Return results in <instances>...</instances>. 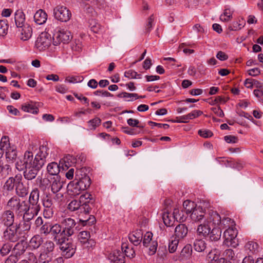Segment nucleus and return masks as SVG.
Returning <instances> with one entry per match:
<instances>
[{"label": "nucleus", "mask_w": 263, "mask_h": 263, "mask_svg": "<svg viewBox=\"0 0 263 263\" xmlns=\"http://www.w3.org/2000/svg\"><path fill=\"white\" fill-rule=\"evenodd\" d=\"M26 207L27 210H29L38 215L39 212L41 209V204L40 203H34L26 201Z\"/></svg>", "instance_id": "obj_40"}, {"label": "nucleus", "mask_w": 263, "mask_h": 263, "mask_svg": "<svg viewBox=\"0 0 263 263\" xmlns=\"http://www.w3.org/2000/svg\"><path fill=\"white\" fill-rule=\"evenodd\" d=\"M16 178L15 193L18 197H25L28 193V188L22 182V176L21 174L16 175Z\"/></svg>", "instance_id": "obj_13"}, {"label": "nucleus", "mask_w": 263, "mask_h": 263, "mask_svg": "<svg viewBox=\"0 0 263 263\" xmlns=\"http://www.w3.org/2000/svg\"><path fill=\"white\" fill-rule=\"evenodd\" d=\"M16 182V176L14 177H10L6 181L3 186L2 192L4 196H7L9 192L13 191Z\"/></svg>", "instance_id": "obj_19"}, {"label": "nucleus", "mask_w": 263, "mask_h": 263, "mask_svg": "<svg viewBox=\"0 0 263 263\" xmlns=\"http://www.w3.org/2000/svg\"><path fill=\"white\" fill-rule=\"evenodd\" d=\"M205 210L200 206H197L195 210L190 215L191 219L198 222H201L202 220H204L205 218Z\"/></svg>", "instance_id": "obj_18"}, {"label": "nucleus", "mask_w": 263, "mask_h": 263, "mask_svg": "<svg viewBox=\"0 0 263 263\" xmlns=\"http://www.w3.org/2000/svg\"><path fill=\"white\" fill-rule=\"evenodd\" d=\"M8 29V25L6 20H0V35L5 36L7 34Z\"/></svg>", "instance_id": "obj_50"}, {"label": "nucleus", "mask_w": 263, "mask_h": 263, "mask_svg": "<svg viewBox=\"0 0 263 263\" xmlns=\"http://www.w3.org/2000/svg\"><path fill=\"white\" fill-rule=\"evenodd\" d=\"M188 233V229L184 224H179L175 229V238L179 239L184 238Z\"/></svg>", "instance_id": "obj_21"}, {"label": "nucleus", "mask_w": 263, "mask_h": 263, "mask_svg": "<svg viewBox=\"0 0 263 263\" xmlns=\"http://www.w3.org/2000/svg\"><path fill=\"white\" fill-rule=\"evenodd\" d=\"M21 30V40L23 41H27L29 40L32 36V30L31 27L28 25H24L22 27Z\"/></svg>", "instance_id": "obj_28"}, {"label": "nucleus", "mask_w": 263, "mask_h": 263, "mask_svg": "<svg viewBox=\"0 0 263 263\" xmlns=\"http://www.w3.org/2000/svg\"><path fill=\"white\" fill-rule=\"evenodd\" d=\"M53 258L52 253H46L42 252L39 258V263H49Z\"/></svg>", "instance_id": "obj_35"}, {"label": "nucleus", "mask_w": 263, "mask_h": 263, "mask_svg": "<svg viewBox=\"0 0 263 263\" xmlns=\"http://www.w3.org/2000/svg\"><path fill=\"white\" fill-rule=\"evenodd\" d=\"M54 214L53 208H44L43 216L45 218H51Z\"/></svg>", "instance_id": "obj_55"}, {"label": "nucleus", "mask_w": 263, "mask_h": 263, "mask_svg": "<svg viewBox=\"0 0 263 263\" xmlns=\"http://www.w3.org/2000/svg\"><path fill=\"white\" fill-rule=\"evenodd\" d=\"M231 167L240 171L243 168V164L239 161H235L231 160Z\"/></svg>", "instance_id": "obj_59"}, {"label": "nucleus", "mask_w": 263, "mask_h": 263, "mask_svg": "<svg viewBox=\"0 0 263 263\" xmlns=\"http://www.w3.org/2000/svg\"><path fill=\"white\" fill-rule=\"evenodd\" d=\"M31 222L23 221L22 229H21L20 227L19 228V231L20 233H21V234L23 237V239H26L27 234L31 229Z\"/></svg>", "instance_id": "obj_37"}, {"label": "nucleus", "mask_w": 263, "mask_h": 263, "mask_svg": "<svg viewBox=\"0 0 263 263\" xmlns=\"http://www.w3.org/2000/svg\"><path fill=\"white\" fill-rule=\"evenodd\" d=\"M50 235L53 240L57 244L60 246V249L62 251L63 255L66 258L71 257L75 253L76 246L71 242L70 240L66 239V235L61 224L55 223L52 224Z\"/></svg>", "instance_id": "obj_3"}, {"label": "nucleus", "mask_w": 263, "mask_h": 263, "mask_svg": "<svg viewBox=\"0 0 263 263\" xmlns=\"http://www.w3.org/2000/svg\"><path fill=\"white\" fill-rule=\"evenodd\" d=\"M19 263H37V260L35 256L33 253H30L29 262L26 260H23Z\"/></svg>", "instance_id": "obj_64"}, {"label": "nucleus", "mask_w": 263, "mask_h": 263, "mask_svg": "<svg viewBox=\"0 0 263 263\" xmlns=\"http://www.w3.org/2000/svg\"><path fill=\"white\" fill-rule=\"evenodd\" d=\"M78 238L81 245L85 248H89L95 245V241L90 238V233L88 231L79 232Z\"/></svg>", "instance_id": "obj_12"}, {"label": "nucleus", "mask_w": 263, "mask_h": 263, "mask_svg": "<svg viewBox=\"0 0 263 263\" xmlns=\"http://www.w3.org/2000/svg\"><path fill=\"white\" fill-rule=\"evenodd\" d=\"M242 257L241 253L238 249L236 250H231V260H235L237 258Z\"/></svg>", "instance_id": "obj_63"}, {"label": "nucleus", "mask_w": 263, "mask_h": 263, "mask_svg": "<svg viewBox=\"0 0 263 263\" xmlns=\"http://www.w3.org/2000/svg\"><path fill=\"white\" fill-rule=\"evenodd\" d=\"M137 75V72L132 69L126 71L124 73V76L129 79H136Z\"/></svg>", "instance_id": "obj_62"}, {"label": "nucleus", "mask_w": 263, "mask_h": 263, "mask_svg": "<svg viewBox=\"0 0 263 263\" xmlns=\"http://www.w3.org/2000/svg\"><path fill=\"white\" fill-rule=\"evenodd\" d=\"M209 220V217L205 218L203 223L199 224L197 229V232L199 236H202L204 237L208 236L211 228L209 226V223L211 222Z\"/></svg>", "instance_id": "obj_20"}, {"label": "nucleus", "mask_w": 263, "mask_h": 263, "mask_svg": "<svg viewBox=\"0 0 263 263\" xmlns=\"http://www.w3.org/2000/svg\"><path fill=\"white\" fill-rule=\"evenodd\" d=\"M43 241L39 235H35L30 240V246L33 249H37L42 245Z\"/></svg>", "instance_id": "obj_42"}, {"label": "nucleus", "mask_w": 263, "mask_h": 263, "mask_svg": "<svg viewBox=\"0 0 263 263\" xmlns=\"http://www.w3.org/2000/svg\"><path fill=\"white\" fill-rule=\"evenodd\" d=\"M192 253V247L191 245H186L182 249L180 252V256L183 258H187L189 257Z\"/></svg>", "instance_id": "obj_44"}, {"label": "nucleus", "mask_w": 263, "mask_h": 263, "mask_svg": "<svg viewBox=\"0 0 263 263\" xmlns=\"http://www.w3.org/2000/svg\"><path fill=\"white\" fill-rule=\"evenodd\" d=\"M40 191L37 188H34L30 192L28 201L27 202H32L34 203H40Z\"/></svg>", "instance_id": "obj_36"}, {"label": "nucleus", "mask_w": 263, "mask_h": 263, "mask_svg": "<svg viewBox=\"0 0 263 263\" xmlns=\"http://www.w3.org/2000/svg\"><path fill=\"white\" fill-rule=\"evenodd\" d=\"M124 258L123 253L119 250L114 251L109 256V259L111 260V262L119 261V260H124Z\"/></svg>", "instance_id": "obj_34"}, {"label": "nucleus", "mask_w": 263, "mask_h": 263, "mask_svg": "<svg viewBox=\"0 0 263 263\" xmlns=\"http://www.w3.org/2000/svg\"><path fill=\"white\" fill-rule=\"evenodd\" d=\"M198 134L205 138L211 137L213 136V133L209 130H201L200 129L198 132Z\"/></svg>", "instance_id": "obj_60"}, {"label": "nucleus", "mask_w": 263, "mask_h": 263, "mask_svg": "<svg viewBox=\"0 0 263 263\" xmlns=\"http://www.w3.org/2000/svg\"><path fill=\"white\" fill-rule=\"evenodd\" d=\"M51 190L53 194H56L63 188L64 181L60 176H56L50 179Z\"/></svg>", "instance_id": "obj_17"}, {"label": "nucleus", "mask_w": 263, "mask_h": 263, "mask_svg": "<svg viewBox=\"0 0 263 263\" xmlns=\"http://www.w3.org/2000/svg\"><path fill=\"white\" fill-rule=\"evenodd\" d=\"M183 207L187 214H191L193 212V210H195V208L197 207V205L194 202L190 200L184 201L183 203Z\"/></svg>", "instance_id": "obj_39"}, {"label": "nucleus", "mask_w": 263, "mask_h": 263, "mask_svg": "<svg viewBox=\"0 0 263 263\" xmlns=\"http://www.w3.org/2000/svg\"><path fill=\"white\" fill-rule=\"evenodd\" d=\"M52 224V223L50 222H46L40 228L41 233L44 234L45 236L50 234Z\"/></svg>", "instance_id": "obj_49"}, {"label": "nucleus", "mask_w": 263, "mask_h": 263, "mask_svg": "<svg viewBox=\"0 0 263 263\" xmlns=\"http://www.w3.org/2000/svg\"><path fill=\"white\" fill-rule=\"evenodd\" d=\"M95 199L92 195L88 193H86L80 196L79 200H72L68 204V208L71 211H76L78 214L79 213H82V211L88 212L90 209V204H93Z\"/></svg>", "instance_id": "obj_5"}, {"label": "nucleus", "mask_w": 263, "mask_h": 263, "mask_svg": "<svg viewBox=\"0 0 263 263\" xmlns=\"http://www.w3.org/2000/svg\"><path fill=\"white\" fill-rule=\"evenodd\" d=\"M50 44V39L48 37L47 33H42L35 42V46L40 50H44L48 48Z\"/></svg>", "instance_id": "obj_16"}, {"label": "nucleus", "mask_w": 263, "mask_h": 263, "mask_svg": "<svg viewBox=\"0 0 263 263\" xmlns=\"http://www.w3.org/2000/svg\"><path fill=\"white\" fill-rule=\"evenodd\" d=\"M245 250L248 252V255L256 254L258 252V245L252 241H248L245 245Z\"/></svg>", "instance_id": "obj_30"}, {"label": "nucleus", "mask_w": 263, "mask_h": 263, "mask_svg": "<svg viewBox=\"0 0 263 263\" xmlns=\"http://www.w3.org/2000/svg\"><path fill=\"white\" fill-rule=\"evenodd\" d=\"M47 171L49 175L54 176V177L59 176L60 166L57 163L51 162L47 165Z\"/></svg>", "instance_id": "obj_29"}, {"label": "nucleus", "mask_w": 263, "mask_h": 263, "mask_svg": "<svg viewBox=\"0 0 263 263\" xmlns=\"http://www.w3.org/2000/svg\"><path fill=\"white\" fill-rule=\"evenodd\" d=\"M53 44L57 46L61 43L64 44L68 43L72 38L71 33L67 30H60L55 32L53 35Z\"/></svg>", "instance_id": "obj_9"}, {"label": "nucleus", "mask_w": 263, "mask_h": 263, "mask_svg": "<svg viewBox=\"0 0 263 263\" xmlns=\"http://www.w3.org/2000/svg\"><path fill=\"white\" fill-rule=\"evenodd\" d=\"M37 215V214L29 210H27L26 208L22 213V215H20L19 216L22 217L23 221H25L26 222H31V220H32L34 217Z\"/></svg>", "instance_id": "obj_32"}, {"label": "nucleus", "mask_w": 263, "mask_h": 263, "mask_svg": "<svg viewBox=\"0 0 263 263\" xmlns=\"http://www.w3.org/2000/svg\"><path fill=\"white\" fill-rule=\"evenodd\" d=\"M129 241L135 246H138L141 242L143 239V233L141 230H137L129 235Z\"/></svg>", "instance_id": "obj_23"}, {"label": "nucleus", "mask_w": 263, "mask_h": 263, "mask_svg": "<svg viewBox=\"0 0 263 263\" xmlns=\"http://www.w3.org/2000/svg\"><path fill=\"white\" fill-rule=\"evenodd\" d=\"M44 251L43 252H46V253H52L54 248V244L52 241H47L43 246Z\"/></svg>", "instance_id": "obj_53"}, {"label": "nucleus", "mask_w": 263, "mask_h": 263, "mask_svg": "<svg viewBox=\"0 0 263 263\" xmlns=\"http://www.w3.org/2000/svg\"><path fill=\"white\" fill-rule=\"evenodd\" d=\"M127 122L129 126L132 127H137L141 129L144 127L143 125H138L139 121L137 119L130 118L127 120Z\"/></svg>", "instance_id": "obj_57"}, {"label": "nucleus", "mask_w": 263, "mask_h": 263, "mask_svg": "<svg viewBox=\"0 0 263 263\" xmlns=\"http://www.w3.org/2000/svg\"><path fill=\"white\" fill-rule=\"evenodd\" d=\"M9 145V138L7 136H3L1 141L0 147L6 151Z\"/></svg>", "instance_id": "obj_56"}, {"label": "nucleus", "mask_w": 263, "mask_h": 263, "mask_svg": "<svg viewBox=\"0 0 263 263\" xmlns=\"http://www.w3.org/2000/svg\"><path fill=\"white\" fill-rule=\"evenodd\" d=\"M194 249L199 252L203 251L206 248L205 241L201 239H196L194 242Z\"/></svg>", "instance_id": "obj_41"}, {"label": "nucleus", "mask_w": 263, "mask_h": 263, "mask_svg": "<svg viewBox=\"0 0 263 263\" xmlns=\"http://www.w3.org/2000/svg\"><path fill=\"white\" fill-rule=\"evenodd\" d=\"M22 109L26 112L36 114L39 111L37 107L31 104H25L22 106Z\"/></svg>", "instance_id": "obj_43"}, {"label": "nucleus", "mask_w": 263, "mask_h": 263, "mask_svg": "<svg viewBox=\"0 0 263 263\" xmlns=\"http://www.w3.org/2000/svg\"><path fill=\"white\" fill-rule=\"evenodd\" d=\"M220 19L223 22L229 21L230 19V10L227 9L224 10L223 14L221 15Z\"/></svg>", "instance_id": "obj_61"}, {"label": "nucleus", "mask_w": 263, "mask_h": 263, "mask_svg": "<svg viewBox=\"0 0 263 263\" xmlns=\"http://www.w3.org/2000/svg\"><path fill=\"white\" fill-rule=\"evenodd\" d=\"M50 235L53 240L57 244L60 246V249L62 251L63 255L66 258L71 257L75 253L76 246L71 242L70 240L66 239V235L61 224L55 223L52 224Z\"/></svg>", "instance_id": "obj_2"}, {"label": "nucleus", "mask_w": 263, "mask_h": 263, "mask_svg": "<svg viewBox=\"0 0 263 263\" xmlns=\"http://www.w3.org/2000/svg\"><path fill=\"white\" fill-rule=\"evenodd\" d=\"M1 219L2 223L6 228L14 226L15 220L14 212L10 210L4 211Z\"/></svg>", "instance_id": "obj_15"}, {"label": "nucleus", "mask_w": 263, "mask_h": 263, "mask_svg": "<svg viewBox=\"0 0 263 263\" xmlns=\"http://www.w3.org/2000/svg\"><path fill=\"white\" fill-rule=\"evenodd\" d=\"M37 151L35 146L30 145L15 163L16 169L23 171V177L27 181L35 179L46 161L49 149L46 145H42L36 153Z\"/></svg>", "instance_id": "obj_1"}, {"label": "nucleus", "mask_w": 263, "mask_h": 263, "mask_svg": "<svg viewBox=\"0 0 263 263\" xmlns=\"http://www.w3.org/2000/svg\"><path fill=\"white\" fill-rule=\"evenodd\" d=\"M89 23L91 30L94 33H98L101 30V25L99 24L95 20H90Z\"/></svg>", "instance_id": "obj_48"}, {"label": "nucleus", "mask_w": 263, "mask_h": 263, "mask_svg": "<svg viewBox=\"0 0 263 263\" xmlns=\"http://www.w3.org/2000/svg\"><path fill=\"white\" fill-rule=\"evenodd\" d=\"M10 165L0 160V180L6 178L11 172Z\"/></svg>", "instance_id": "obj_24"}, {"label": "nucleus", "mask_w": 263, "mask_h": 263, "mask_svg": "<svg viewBox=\"0 0 263 263\" xmlns=\"http://www.w3.org/2000/svg\"><path fill=\"white\" fill-rule=\"evenodd\" d=\"M221 230L217 227H214L212 230H210L208 236L210 240L216 241H218L221 237Z\"/></svg>", "instance_id": "obj_31"}, {"label": "nucleus", "mask_w": 263, "mask_h": 263, "mask_svg": "<svg viewBox=\"0 0 263 263\" xmlns=\"http://www.w3.org/2000/svg\"><path fill=\"white\" fill-rule=\"evenodd\" d=\"M151 244V245H149V248L148 254L150 255H154L157 251L158 243H157V241H152Z\"/></svg>", "instance_id": "obj_58"}, {"label": "nucleus", "mask_w": 263, "mask_h": 263, "mask_svg": "<svg viewBox=\"0 0 263 263\" xmlns=\"http://www.w3.org/2000/svg\"><path fill=\"white\" fill-rule=\"evenodd\" d=\"M62 227L65 232L66 237H69L72 235L74 233V227L76 224L75 221L71 218H68L64 219L62 222Z\"/></svg>", "instance_id": "obj_14"}, {"label": "nucleus", "mask_w": 263, "mask_h": 263, "mask_svg": "<svg viewBox=\"0 0 263 263\" xmlns=\"http://www.w3.org/2000/svg\"><path fill=\"white\" fill-rule=\"evenodd\" d=\"M65 166L68 168L76 163V159L72 155H67L62 159Z\"/></svg>", "instance_id": "obj_45"}, {"label": "nucleus", "mask_w": 263, "mask_h": 263, "mask_svg": "<svg viewBox=\"0 0 263 263\" xmlns=\"http://www.w3.org/2000/svg\"><path fill=\"white\" fill-rule=\"evenodd\" d=\"M54 15L57 20L66 22L70 18L71 14L66 7L58 6L54 9Z\"/></svg>", "instance_id": "obj_11"}, {"label": "nucleus", "mask_w": 263, "mask_h": 263, "mask_svg": "<svg viewBox=\"0 0 263 263\" xmlns=\"http://www.w3.org/2000/svg\"><path fill=\"white\" fill-rule=\"evenodd\" d=\"M47 20V14L42 9L37 10L34 15V21L38 25L44 24Z\"/></svg>", "instance_id": "obj_25"}, {"label": "nucleus", "mask_w": 263, "mask_h": 263, "mask_svg": "<svg viewBox=\"0 0 263 263\" xmlns=\"http://www.w3.org/2000/svg\"><path fill=\"white\" fill-rule=\"evenodd\" d=\"M89 168L82 167L77 169L75 173V178L67 185V188L69 195H79L82 191L87 190L90 185L91 179L88 175Z\"/></svg>", "instance_id": "obj_4"}, {"label": "nucleus", "mask_w": 263, "mask_h": 263, "mask_svg": "<svg viewBox=\"0 0 263 263\" xmlns=\"http://www.w3.org/2000/svg\"><path fill=\"white\" fill-rule=\"evenodd\" d=\"M14 21L17 27L22 28L25 25V15L21 10H17L14 14Z\"/></svg>", "instance_id": "obj_26"}, {"label": "nucleus", "mask_w": 263, "mask_h": 263, "mask_svg": "<svg viewBox=\"0 0 263 263\" xmlns=\"http://www.w3.org/2000/svg\"><path fill=\"white\" fill-rule=\"evenodd\" d=\"M122 252L127 257L133 258L135 256V252L132 247L130 248L126 243H123L121 246Z\"/></svg>", "instance_id": "obj_33"}, {"label": "nucleus", "mask_w": 263, "mask_h": 263, "mask_svg": "<svg viewBox=\"0 0 263 263\" xmlns=\"http://www.w3.org/2000/svg\"><path fill=\"white\" fill-rule=\"evenodd\" d=\"M25 239H21L14 246L13 252L17 257L22 255L26 251L27 247V242L25 240Z\"/></svg>", "instance_id": "obj_22"}, {"label": "nucleus", "mask_w": 263, "mask_h": 263, "mask_svg": "<svg viewBox=\"0 0 263 263\" xmlns=\"http://www.w3.org/2000/svg\"><path fill=\"white\" fill-rule=\"evenodd\" d=\"M50 186L51 184L50 180L47 178L41 179L39 184V188L41 191L43 192H46L47 190L49 191Z\"/></svg>", "instance_id": "obj_47"}, {"label": "nucleus", "mask_w": 263, "mask_h": 263, "mask_svg": "<svg viewBox=\"0 0 263 263\" xmlns=\"http://www.w3.org/2000/svg\"><path fill=\"white\" fill-rule=\"evenodd\" d=\"M236 224L234 220L231 219V247L236 248L238 246V240L236 238L238 235V230L235 228Z\"/></svg>", "instance_id": "obj_27"}, {"label": "nucleus", "mask_w": 263, "mask_h": 263, "mask_svg": "<svg viewBox=\"0 0 263 263\" xmlns=\"http://www.w3.org/2000/svg\"><path fill=\"white\" fill-rule=\"evenodd\" d=\"M101 120L100 118L96 117L88 122V127L90 130H95L97 126L101 124Z\"/></svg>", "instance_id": "obj_52"}, {"label": "nucleus", "mask_w": 263, "mask_h": 263, "mask_svg": "<svg viewBox=\"0 0 263 263\" xmlns=\"http://www.w3.org/2000/svg\"><path fill=\"white\" fill-rule=\"evenodd\" d=\"M7 206L19 216L27 208L26 201L21 200L17 196H13L8 201Z\"/></svg>", "instance_id": "obj_8"}, {"label": "nucleus", "mask_w": 263, "mask_h": 263, "mask_svg": "<svg viewBox=\"0 0 263 263\" xmlns=\"http://www.w3.org/2000/svg\"><path fill=\"white\" fill-rule=\"evenodd\" d=\"M20 224L16 226L7 227L4 230L2 238L6 241L15 242L23 239L21 233L19 231Z\"/></svg>", "instance_id": "obj_7"}, {"label": "nucleus", "mask_w": 263, "mask_h": 263, "mask_svg": "<svg viewBox=\"0 0 263 263\" xmlns=\"http://www.w3.org/2000/svg\"><path fill=\"white\" fill-rule=\"evenodd\" d=\"M12 245L7 242L4 243L0 249V254L2 256H5L8 255L11 251Z\"/></svg>", "instance_id": "obj_46"}, {"label": "nucleus", "mask_w": 263, "mask_h": 263, "mask_svg": "<svg viewBox=\"0 0 263 263\" xmlns=\"http://www.w3.org/2000/svg\"><path fill=\"white\" fill-rule=\"evenodd\" d=\"M153 234L151 232H146L143 237V245L145 247H149V244L152 242Z\"/></svg>", "instance_id": "obj_51"}, {"label": "nucleus", "mask_w": 263, "mask_h": 263, "mask_svg": "<svg viewBox=\"0 0 263 263\" xmlns=\"http://www.w3.org/2000/svg\"><path fill=\"white\" fill-rule=\"evenodd\" d=\"M179 243L178 239L175 238L169 243L168 250L171 253H173L176 251Z\"/></svg>", "instance_id": "obj_54"}, {"label": "nucleus", "mask_w": 263, "mask_h": 263, "mask_svg": "<svg viewBox=\"0 0 263 263\" xmlns=\"http://www.w3.org/2000/svg\"><path fill=\"white\" fill-rule=\"evenodd\" d=\"M209 220L213 221V223L216 225L219 223H221L225 226L227 229L224 231L223 235V238L224 239L222 246L229 247L230 242V218L229 217H223L222 218L220 217L216 212H212L209 213Z\"/></svg>", "instance_id": "obj_6"}, {"label": "nucleus", "mask_w": 263, "mask_h": 263, "mask_svg": "<svg viewBox=\"0 0 263 263\" xmlns=\"http://www.w3.org/2000/svg\"><path fill=\"white\" fill-rule=\"evenodd\" d=\"M43 205L44 208H53V201L50 193H45L42 198Z\"/></svg>", "instance_id": "obj_38"}, {"label": "nucleus", "mask_w": 263, "mask_h": 263, "mask_svg": "<svg viewBox=\"0 0 263 263\" xmlns=\"http://www.w3.org/2000/svg\"><path fill=\"white\" fill-rule=\"evenodd\" d=\"M90 204L91 205V206H90V209L89 210L88 212L82 211V213H79L78 214L80 223L83 226H90L96 222L95 216L89 214L92 207L94 206V204L92 205L91 204Z\"/></svg>", "instance_id": "obj_10"}]
</instances>
